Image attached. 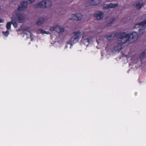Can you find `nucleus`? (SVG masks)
<instances>
[{"mask_svg":"<svg viewBox=\"0 0 146 146\" xmlns=\"http://www.w3.org/2000/svg\"><path fill=\"white\" fill-rule=\"evenodd\" d=\"M115 20V18H113L111 21L109 23H108L107 24V26L108 27H109L113 23V22Z\"/></svg>","mask_w":146,"mask_h":146,"instance_id":"obj_17","label":"nucleus"},{"mask_svg":"<svg viewBox=\"0 0 146 146\" xmlns=\"http://www.w3.org/2000/svg\"><path fill=\"white\" fill-rule=\"evenodd\" d=\"M141 26L144 27H146V20L143 21L141 22L138 24H136L135 25V28L140 27Z\"/></svg>","mask_w":146,"mask_h":146,"instance_id":"obj_10","label":"nucleus"},{"mask_svg":"<svg viewBox=\"0 0 146 146\" xmlns=\"http://www.w3.org/2000/svg\"><path fill=\"white\" fill-rule=\"evenodd\" d=\"M122 45L119 44L115 46L114 49L115 51H119L122 49Z\"/></svg>","mask_w":146,"mask_h":146,"instance_id":"obj_15","label":"nucleus"},{"mask_svg":"<svg viewBox=\"0 0 146 146\" xmlns=\"http://www.w3.org/2000/svg\"><path fill=\"white\" fill-rule=\"evenodd\" d=\"M12 24V22H8L6 25V28L7 29H10L11 27V24Z\"/></svg>","mask_w":146,"mask_h":146,"instance_id":"obj_16","label":"nucleus"},{"mask_svg":"<svg viewBox=\"0 0 146 146\" xmlns=\"http://www.w3.org/2000/svg\"><path fill=\"white\" fill-rule=\"evenodd\" d=\"M59 31H58V33L60 32H63L64 31V29L63 28H61L60 27V29H59Z\"/></svg>","mask_w":146,"mask_h":146,"instance_id":"obj_21","label":"nucleus"},{"mask_svg":"<svg viewBox=\"0 0 146 146\" xmlns=\"http://www.w3.org/2000/svg\"><path fill=\"white\" fill-rule=\"evenodd\" d=\"M145 51H146V49L145 50Z\"/></svg>","mask_w":146,"mask_h":146,"instance_id":"obj_28","label":"nucleus"},{"mask_svg":"<svg viewBox=\"0 0 146 146\" xmlns=\"http://www.w3.org/2000/svg\"><path fill=\"white\" fill-rule=\"evenodd\" d=\"M146 51H144L140 56V58H142L145 56L146 55V53L145 52Z\"/></svg>","mask_w":146,"mask_h":146,"instance_id":"obj_22","label":"nucleus"},{"mask_svg":"<svg viewBox=\"0 0 146 146\" xmlns=\"http://www.w3.org/2000/svg\"><path fill=\"white\" fill-rule=\"evenodd\" d=\"M23 30H24V31H26V30H27V28H24V29H23Z\"/></svg>","mask_w":146,"mask_h":146,"instance_id":"obj_26","label":"nucleus"},{"mask_svg":"<svg viewBox=\"0 0 146 146\" xmlns=\"http://www.w3.org/2000/svg\"><path fill=\"white\" fill-rule=\"evenodd\" d=\"M104 37L108 40H111L116 37H119L118 41V44H123L126 43L128 41L132 43L134 42L137 39L138 34L137 32H133L130 34L125 32L120 33H113L109 35H106Z\"/></svg>","mask_w":146,"mask_h":146,"instance_id":"obj_1","label":"nucleus"},{"mask_svg":"<svg viewBox=\"0 0 146 146\" xmlns=\"http://www.w3.org/2000/svg\"><path fill=\"white\" fill-rule=\"evenodd\" d=\"M145 31V28L142 29H140L139 31V34L140 35H141Z\"/></svg>","mask_w":146,"mask_h":146,"instance_id":"obj_18","label":"nucleus"},{"mask_svg":"<svg viewBox=\"0 0 146 146\" xmlns=\"http://www.w3.org/2000/svg\"><path fill=\"white\" fill-rule=\"evenodd\" d=\"M4 22V21L3 19H0V23H3Z\"/></svg>","mask_w":146,"mask_h":146,"instance_id":"obj_24","label":"nucleus"},{"mask_svg":"<svg viewBox=\"0 0 146 146\" xmlns=\"http://www.w3.org/2000/svg\"><path fill=\"white\" fill-rule=\"evenodd\" d=\"M72 34L73 35V36L71 38L70 40L68 42V44H69L71 45L77 42L82 35L81 32L79 31L73 32Z\"/></svg>","mask_w":146,"mask_h":146,"instance_id":"obj_3","label":"nucleus"},{"mask_svg":"<svg viewBox=\"0 0 146 146\" xmlns=\"http://www.w3.org/2000/svg\"><path fill=\"white\" fill-rule=\"evenodd\" d=\"M16 20H15L14 19V16H13L11 18V21L12 24H13V26L16 28L17 27V23H16Z\"/></svg>","mask_w":146,"mask_h":146,"instance_id":"obj_13","label":"nucleus"},{"mask_svg":"<svg viewBox=\"0 0 146 146\" xmlns=\"http://www.w3.org/2000/svg\"><path fill=\"white\" fill-rule=\"evenodd\" d=\"M27 8V4L26 2L21 1L18 6L17 10L14 12L15 15H13L15 20L19 23H23L25 20V17L20 12V11H24Z\"/></svg>","mask_w":146,"mask_h":146,"instance_id":"obj_2","label":"nucleus"},{"mask_svg":"<svg viewBox=\"0 0 146 146\" xmlns=\"http://www.w3.org/2000/svg\"><path fill=\"white\" fill-rule=\"evenodd\" d=\"M3 33V35L5 36H7L9 34V32L8 31Z\"/></svg>","mask_w":146,"mask_h":146,"instance_id":"obj_20","label":"nucleus"},{"mask_svg":"<svg viewBox=\"0 0 146 146\" xmlns=\"http://www.w3.org/2000/svg\"><path fill=\"white\" fill-rule=\"evenodd\" d=\"M46 33H45L44 34H48L50 33L48 31H46Z\"/></svg>","mask_w":146,"mask_h":146,"instance_id":"obj_25","label":"nucleus"},{"mask_svg":"<svg viewBox=\"0 0 146 146\" xmlns=\"http://www.w3.org/2000/svg\"><path fill=\"white\" fill-rule=\"evenodd\" d=\"M52 5V2L50 1H42L36 4L35 7L38 8L49 7Z\"/></svg>","mask_w":146,"mask_h":146,"instance_id":"obj_4","label":"nucleus"},{"mask_svg":"<svg viewBox=\"0 0 146 146\" xmlns=\"http://www.w3.org/2000/svg\"><path fill=\"white\" fill-rule=\"evenodd\" d=\"M60 29V26L56 25L53 27H52L50 29V31H55L57 32L58 33L59 29Z\"/></svg>","mask_w":146,"mask_h":146,"instance_id":"obj_12","label":"nucleus"},{"mask_svg":"<svg viewBox=\"0 0 146 146\" xmlns=\"http://www.w3.org/2000/svg\"><path fill=\"white\" fill-rule=\"evenodd\" d=\"M44 18L43 17L40 18L36 22V24L38 25H40L44 23Z\"/></svg>","mask_w":146,"mask_h":146,"instance_id":"obj_11","label":"nucleus"},{"mask_svg":"<svg viewBox=\"0 0 146 146\" xmlns=\"http://www.w3.org/2000/svg\"><path fill=\"white\" fill-rule=\"evenodd\" d=\"M82 17L81 13L72 14L68 15V18L70 20H80Z\"/></svg>","mask_w":146,"mask_h":146,"instance_id":"obj_5","label":"nucleus"},{"mask_svg":"<svg viewBox=\"0 0 146 146\" xmlns=\"http://www.w3.org/2000/svg\"><path fill=\"white\" fill-rule=\"evenodd\" d=\"M103 12L102 11H100L98 14H95L94 15V16L96 17L97 19L100 20L103 18Z\"/></svg>","mask_w":146,"mask_h":146,"instance_id":"obj_9","label":"nucleus"},{"mask_svg":"<svg viewBox=\"0 0 146 146\" xmlns=\"http://www.w3.org/2000/svg\"><path fill=\"white\" fill-rule=\"evenodd\" d=\"M118 3L114 4L113 3H111L110 4L105 5L104 6V8L105 9H108L110 8H114L118 6Z\"/></svg>","mask_w":146,"mask_h":146,"instance_id":"obj_8","label":"nucleus"},{"mask_svg":"<svg viewBox=\"0 0 146 146\" xmlns=\"http://www.w3.org/2000/svg\"><path fill=\"white\" fill-rule=\"evenodd\" d=\"M39 31H40V33H41L44 34L46 33V31H45L44 30L42 29H40L39 30Z\"/></svg>","mask_w":146,"mask_h":146,"instance_id":"obj_23","label":"nucleus"},{"mask_svg":"<svg viewBox=\"0 0 146 146\" xmlns=\"http://www.w3.org/2000/svg\"><path fill=\"white\" fill-rule=\"evenodd\" d=\"M143 5V3H140L139 2L136 4L135 7L138 9H140Z\"/></svg>","mask_w":146,"mask_h":146,"instance_id":"obj_14","label":"nucleus"},{"mask_svg":"<svg viewBox=\"0 0 146 146\" xmlns=\"http://www.w3.org/2000/svg\"><path fill=\"white\" fill-rule=\"evenodd\" d=\"M35 2V0H27V2H26L27 4V3H34ZM28 5H27V6Z\"/></svg>","mask_w":146,"mask_h":146,"instance_id":"obj_19","label":"nucleus"},{"mask_svg":"<svg viewBox=\"0 0 146 146\" xmlns=\"http://www.w3.org/2000/svg\"><path fill=\"white\" fill-rule=\"evenodd\" d=\"M65 47H67L66 45L65 46Z\"/></svg>","mask_w":146,"mask_h":146,"instance_id":"obj_27","label":"nucleus"},{"mask_svg":"<svg viewBox=\"0 0 146 146\" xmlns=\"http://www.w3.org/2000/svg\"><path fill=\"white\" fill-rule=\"evenodd\" d=\"M102 0H88L87 3L88 6H93L98 5L101 3Z\"/></svg>","mask_w":146,"mask_h":146,"instance_id":"obj_7","label":"nucleus"},{"mask_svg":"<svg viewBox=\"0 0 146 146\" xmlns=\"http://www.w3.org/2000/svg\"><path fill=\"white\" fill-rule=\"evenodd\" d=\"M86 33L85 34V33H84L83 34V36H82V38L81 39V41L85 45H88L89 43L90 40L89 39L87 38L88 36L86 35Z\"/></svg>","mask_w":146,"mask_h":146,"instance_id":"obj_6","label":"nucleus"}]
</instances>
